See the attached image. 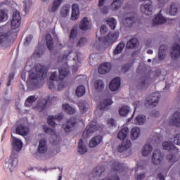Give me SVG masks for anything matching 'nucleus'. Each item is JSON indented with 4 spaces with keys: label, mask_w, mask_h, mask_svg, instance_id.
<instances>
[{
    "label": "nucleus",
    "mask_w": 180,
    "mask_h": 180,
    "mask_svg": "<svg viewBox=\"0 0 180 180\" xmlns=\"http://www.w3.org/2000/svg\"><path fill=\"white\" fill-rule=\"evenodd\" d=\"M47 77V72H46V68L41 65L36 67V72H32L29 75V79L27 80V84L30 86H37L39 79H44Z\"/></svg>",
    "instance_id": "f257e3e1"
},
{
    "label": "nucleus",
    "mask_w": 180,
    "mask_h": 180,
    "mask_svg": "<svg viewBox=\"0 0 180 180\" xmlns=\"http://www.w3.org/2000/svg\"><path fill=\"white\" fill-rule=\"evenodd\" d=\"M119 39V32H110L107 37H98V41L103 43L104 46L108 47L112 43H115Z\"/></svg>",
    "instance_id": "f03ea898"
},
{
    "label": "nucleus",
    "mask_w": 180,
    "mask_h": 180,
    "mask_svg": "<svg viewBox=\"0 0 180 180\" xmlns=\"http://www.w3.org/2000/svg\"><path fill=\"white\" fill-rule=\"evenodd\" d=\"M139 2H144L140 6V11L143 15L150 16L153 14V1L151 0H139Z\"/></svg>",
    "instance_id": "7ed1b4c3"
},
{
    "label": "nucleus",
    "mask_w": 180,
    "mask_h": 180,
    "mask_svg": "<svg viewBox=\"0 0 180 180\" xmlns=\"http://www.w3.org/2000/svg\"><path fill=\"white\" fill-rule=\"evenodd\" d=\"M160 95L158 93H153L148 96L146 98L147 103H146V106L148 108H155L158 105V102H160Z\"/></svg>",
    "instance_id": "20e7f679"
},
{
    "label": "nucleus",
    "mask_w": 180,
    "mask_h": 180,
    "mask_svg": "<svg viewBox=\"0 0 180 180\" xmlns=\"http://www.w3.org/2000/svg\"><path fill=\"white\" fill-rule=\"evenodd\" d=\"M136 22V14L134 13H127L124 15L123 23L126 27H131Z\"/></svg>",
    "instance_id": "39448f33"
},
{
    "label": "nucleus",
    "mask_w": 180,
    "mask_h": 180,
    "mask_svg": "<svg viewBox=\"0 0 180 180\" xmlns=\"http://www.w3.org/2000/svg\"><path fill=\"white\" fill-rule=\"evenodd\" d=\"M21 18L20 13L18 11H15L13 13V18L11 21V27L13 30H15L20 26Z\"/></svg>",
    "instance_id": "423d86ee"
},
{
    "label": "nucleus",
    "mask_w": 180,
    "mask_h": 180,
    "mask_svg": "<svg viewBox=\"0 0 180 180\" xmlns=\"http://www.w3.org/2000/svg\"><path fill=\"white\" fill-rule=\"evenodd\" d=\"M75 124H77V119L72 117L70 120H68L66 123L63 124L62 127L65 130V133H70V131L74 130Z\"/></svg>",
    "instance_id": "0eeeda50"
},
{
    "label": "nucleus",
    "mask_w": 180,
    "mask_h": 180,
    "mask_svg": "<svg viewBox=\"0 0 180 180\" xmlns=\"http://www.w3.org/2000/svg\"><path fill=\"white\" fill-rule=\"evenodd\" d=\"M164 160V156L160 150H155L153 152L152 156V162L154 165H160L162 160Z\"/></svg>",
    "instance_id": "6e6552de"
},
{
    "label": "nucleus",
    "mask_w": 180,
    "mask_h": 180,
    "mask_svg": "<svg viewBox=\"0 0 180 180\" xmlns=\"http://www.w3.org/2000/svg\"><path fill=\"white\" fill-rule=\"evenodd\" d=\"M96 130H98L96 125L90 122L84 130L82 137L88 139V137H90V136L92 135V133H95Z\"/></svg>",
    "instance_id": "1a4fd4ad"
},
{
    "label": "nucleus",
    "mask_w": 180,
    "mask_h": 180,
    "mask_svg": "<svg viewBox=\"0 0 180 180\" xmlns=\"http://www.w3.org/2000/svg\"><path fill=\"white\" fill-rule=\"evenodd\" d=\"M151 83V78L150 76H143L141 77L140 81L137 85L138 89H146Z\"/></svg>",
    "instance_id": "9d476101"
},
{
    "label": "nucleus",
    "mask_w": 180,
    "mask_h": 180,
    "mask_svg": "<svg viewBox=\"0 0 180 180\" xmlns=\"http://www.w3.org/2000/svg\"><path fill=\"white\" fill-rule=\"evenodd\" d=\"M13 139L12 146L14 151L19 153L22 150V147H23V143L19 139L14 137L13 135H11Z\"/></svg>",
    "instance_id": "9b49d317"
},
{
    "label": "nucleus",
    "mask_w": 180,
    "mask_h": 180,
    "mask_svg": "<svg viewBox=\"0 0 180 180\" xmlns=\"http://www.w3.org/2000/svg\"><path fill=\"white\" fill-rule=\"evenodd\" d=\"M169 124L170 126H175L176 127H180V112H175L172 119L169 120Z\"/></svg>",
    "instance_id": "f8f14e48"
},
{
    "label": "nucleus",
    "mask_w": 180,
    "mask_h": 180,
    "mask_svg": "<svg viewBox=\"0 0 180 180\" xmlns=\"http://www.w3.org/2000/svg\"><path fill=\"white\" fill-rule=\"evenodd\" d=\"M121 79L120 77H115L112 79L109 84V88L110 91L115 92V91H117L119 88H120Z\"/></svg>",
    "instance_id": "ddd939ff"
},
{
    "label": "nucleus",
    "mask_w": 180,
    "mask_h": 180,
    "mask_svg": "<svg viewBox=\"0 0 180 180\" xmlns=\"http://www.w3.org/2000/svg\"><path fill=\"white\" fill-rule=\"evenodd\" d=\"M110 70H112V65H110V63L105 62L99 65L98 73L102 75L108 74Z\"/></svg>",
    "instance_id": "4468645a"
},
{
    "label": "nucleus",
    "mask_w": 180,
    "mask_h": 180,
    "mask_svg": "<svg viewBox=\"0 0 180 180\" xmlns=\"http://www.w3.org/2000/svg\"><path fill=\"white\" fill-rule=\"evenodd\" d=\"M79 27L81 30H89L91 29V21L88 20L86 17L83 18L79 25Z\"/></svg>",
    "instance_id": "2eb2a0df"
},
{
    "label": "nucleus",
    "mask_w": 180,
    "mask_h": 180,
    "mask_svg": "<svg viewBox=\"0 0 180 180\" xmlns=\"http://www.w3.org/2000/svg\"><path fill=\"white\" fill-rule=\"evenodd\" d=\"M61 4H63V0H54L53 2L51 3L48 8L49 12H56L57 10L60 8Z\"/></svg>",
    "instance_id": "dca6fc26"
},
{
    "label": "nucleus",
    "mask_w": 180,
    "mask_h": 180,
    "mask_svg": "<svg viewBox=\"0 0 180 180\" xmlns=\"http://www.w3.org/2000/svg\"><path fill=\"white\" fill-rule=\"evenodd\" d=\"M131 146V142L130 140L127 139L126 141H122L117 147V151L119 153H123V151H126L127 148H130Z\"/></svg>",
    "instance_id": "f3484780"
},
{
    "label": "nucleus",
    "mask_w": 180,
    "mask_h": 180,
    "mask_svg": "<svg viewBox=\"0 0 180 180\" xmlns=\"http://www.w3.org/2000/svg\"><path fill=\"white\" fill-rule=\"evenodd\" d=\"M78 18H79V6L77 4H74L72 6L71 19L72 20H77Z\"/></svg>",
    "instance_id": "a211bd4d"
},
{
    "label": "nucleus",
    "mask_w": 180,
    "mask_h": 180,
    "mask_svg": "<svg viewBox=\"0 0 180 180\" xmlns=\"http://www.w3.org/2000/svg\"><path fill=\"white\" fill-rule=\"evenodd\" d=\"M103 139V138L101 135H97V136H94L89 141V147H90L91 148H95V147H96V146H98V144H101Z\"/></svg>",
    "instance_id": "6ab92c4d"
},
{
    "label": "nucleus",
    "mask_w": 180,
    "mask_h": 180,
    "mask_svg": "<svg viewBox=\"0 0 180 180\" xmlns=\"http://www.w3.org/2000/svg\"><path fill=\"white\" fill-rule=\"evenodd\" d=\"M167 50L168 46L167 45H161L159 48L158 58L160 61L165 60V56H167Z\"/></svg>",
    "instance_id": "aec40b11"
},
{
    "label": "nucleus",
    "mask_w": 180,
    "mask_h": 180,
    "mask_svg": "<svg viewBox=\"0 0 180 180\" xmlns=\"http://www.w3.org/2000/svg\"><path fill=\"white\" fill-rule=\"evenodd\" d=\"M167 22V19L161 14H158L153 20V26H157V25H162Z\"/></svg>",
    "instance_id": "412c9836"
},
{
    "label": "nucleus",
    "mask_w": 180,
    "mask_h": 180,
    "mask_svg": "<svg viewBox=\"0 0 180 180\" xmlns=\"http://www.w3.org/2000/svg\"><path fill=\"white\" fill-rule=\"evenodd\" d=\"M162 147L164 150H168L169 153L172 151H178V149L176 147H175V145L171 141H165L162 143Z\"/></svg>",
    "instance_id": "4be33fe9"
},
{
    "label": "nucleus",
    "mask_w": 180,
    "mask_h": 180,
    "mask_svg": "<svg viewBox=\"0 0 180 180\" xmlns=\"http://www.w3.org/2000/svg\"><path fill=\"white\" fill-rule=\"evenodd\" d=\"M38 151L40 154H44L47 153V141L45 139H41L39 141Z\"/></svg>",
    "instance_id": "5701e85b"
},
{
    "label": "nucleus",
    "mask_w": 180,
    "mask_h": 180,
    "mask_svg": "<svg viewBox=\"0 0 180 180\" xmlns=\"http://www.w3.org/2000/svg\"><path fill=\"white\" fill-rule=\"evenodd\" d=\"M171 57L172 58H179L180 56V46L179 44H174L171 49Z\"/></svg>",
    "instance_id": "b1692460"
},
{
    "label": "nucleus",
    "mask_w": 180,
    "mask_h": 180,
    "mask_svg": "<svg viewBox=\"0 0 180 180\" xmlns=\"http://www.w3.org/2000/svg\"><path fill=\"white\" fill-rule=\"evenodd\" d=\"M129 136V128L128 127H123L120 131L118 132L117 139L120 140H126Z\"/></svg>",
    "instance_id": "393cba45"
},
{
    "label": "nucleus",
    "mask_w": 180,
    "mask_h": 180,
    "mask_svg": "<svg viewBox=\"0 0 180 180\" xmlns=\"http://www.w3.org/2000/svg\"><path fill=\"white\" fill-rule=\"evenodd\" d=\"M113 103V101H112V98H107L103 100V102H101L98 105V109L99 110H105L107 106H110Z\"/></svg>",
    "instance_id": "a878e982"
},
{
    "label": "nucleus",
    "mask_w": 180,
    "mask_h": 180,
    "mask_svg": "<svg viewBox=\"0 0 180 180\" xmlns=\"http://www.w3.org/2000/svg\"><path fill=\"white\" fill-rule=\"evenodd\" d=\"M68 74H70V70H68V68H61L59 69V79L60 81H63L64 78H66V77H68Z\"/></svg>",
    "instance_id": "bb28decb"
},
{
    "label": "nucleus",
    "mask_w": 180,
    "mask_h": 180,
    "mask_svg": "<svg viewBox=\"0 0 180 180\" xmlns=\"http://www.w3.org/2000/svg\"><path fill=\"white\" fill-rule=\"evenodd\" d=\"M94 88L96 92H102L103 89L105 88V83L103 82L102 79H97L94 82Z\"/></svg>",
    "instance_id": "cd10ccee"
},
{
    "label": "nucleus",
    "mask_w": 180,
    "mask_h": 180,
    "mask_svg": "<svg viewBox=\"0 0 180 180\" xmlns=\"http://www.w3.org/2000/svg\"><path fill=\"white\" fill-rule=\"evenodd\" d=\"M105 166L103 165H100V166H97L94 170V178H96V176H101V175L102 174L103 172H105Z\"/></svg>",
    "instance_id": "c85d7f7f"
},
{
    "label": "nucleus",
    "mask_w": 180,
    "mask_h": 180,
    "mask_svg": "<svg viewBox=\"0 0 180 180\" xmlns=\"http://www.w3.org/2000/svg\"><path fill=\"white\" fill-rule=\"evenodd\" d=\"M18 161V154L12 152L11 155V158L9 160V163L8 165V168H9L11 172H12V169H13V162Z\"/></svg>",
    "instance_id": "c756f323"
},
{
    "label": "nucleus",
    "mask_w": 180,
    "mask_h": 180,
    "mask_svg": "<svg viewBox=\"0 0 180 180\" xmlns=\"http://www.w3.org/2000/svg\"><path fill=\"white\" fill-rule=\"evenodd\" d=\"M146 120H147V117L145 115H139L134 119V123L138 126H141V124H144V123H146Z\"/></svg>",
    "instance_id": "7c9ffc66"
},
{
    "label": "nucleus",
    "mask_w": 180,
    "mask_h": 180,
    "mask_svg": "<svg viewBox=\"0 0 180 180\" xmlns=\"http://www.w3.org/2000/svg\"><path fill=\"white\" fill-rule=\"evenodd\" d=\"M122 5H123V0H113L110 8L112 11H117L118 9H120Z\"/></svg>",
    "instance_id": "2f4dec72"
},
{
    "label": "nucleus",
    "mask_w": 180,
    "mask_h": 180,
    "mask_svg": "<svg viewBox=\"0 0 180 180\" xmlns=\"http://www.w3.org/2000/svg\"><path fill=\"white\" fill-rule=\"evenodd\" d=\"M46 46L51 51V50H53L54 49V42L53 41V37H51V35L50 34H48L46 35Z\"/></svg>",
    "instance_id": "473e14b6"
},
{
    "label": "nucleus",
    "mask_w": 180,
    "mask_h": 180,
    "mask_svg": "<svg viewBox=\"0 0 180 180\" xmlns=\"http://www.w3.org/2000/svg\"><path fill=\"white\" fill-rule=\"evenodd\" d=\"M178 11H179V4L176 3H172L169 9V15L175 16V15L178 13Z\"/></svg>",
    "instance_id": "72a5a7b5"
},
{
    "label": "nucleus",
    "mask_w": 180,
    "mask_h": 180,
    "mask_svg": "<svg viewBox=\"0 0 180 180\" xmlns=\"http://www.w3.org/2000/svg\"><path fill=\"white\" fill-rule=\"evenodd\" d=\"M151 151H153V146L150 144H146L142 150V155L143 157H148L151 154Z\"/></svg>",
    "instance_id": "f704fd0d"
},
{
    "label": "nucleus",
    "mask_w": 180,
    "mask_h": 180,
    "mask_svg": "<svg viewBox=\"0 0 180 180\" xmlns=\"http://www.w3.org/2000/svg\"><path fill=\"white\" fill-rule=\"evenodd\" d=\"M37 98L38 97H36V96H30L25 102L26 108H30L37 101Z\"/></svg>",
    "instance_id": "c9c22d12"
},
{
    "label": "nucleus",
    "mask_w": 180,
    "mask_h": 180,
    "mask_svg": "<svg viewBox=\"0 0 180 180\" xmlns=\"http://www.w3.org/2000/svg\"><path fill=\"white\" fill-rule=\"evenodd\" d=\"M139 40L137 38H132L127 42V49H136Z\"/></svg>",
    "instance_id": "e433bc0d"
},
{
    "label": "nucleus",
    "mask_w": 180,
    "mask_h": 180,
    "mask_svg": "<svg viewBox=\"0 0 180 180\" xmlns=\"http://www.w3.org/2000/svg\"><path fill=\"white\" fill-rule=\"evenodd\" d=\"M70 5H65L60 8V15L62 18H67L70 15Z\"/></svg>",
    "instance_id": "4c0bfd02"
},
{
    "label": "nucleus",
    "mask_w": 180,
    "mask_h": 180,
    "mask_svg": "<svg viewBox=\"0 0 180 180\" xmlns=\"http://www.w3.org/2000/svg\"><path fill=\"white\" fill-rule=\"evenodd\" d=\"M124 49V43L123 42H120L115 49L113 50V55L114 56H117V54H120L122 51H123Z\"/></svg>",
    "instance_id": "58836bf2"
},
{
    "label": "nucleus",
    "mask_w": 180,
    "mask_h": 180,
    "mask_svg": "<svg viewBox=\"0 0 180 180\" xmlns=\"http://www.w3.org/2000/svg\"><path fill=\"white\" fill-rule=\"evenodd\" d=\"M78 150H79V154H81L82 155H83V154H85V153L88 151V149H86V147L84 146V141L82 140V139H80L79 140Z\"/></svg>",
    "instance_id": "ea45409f"
},
{
    "label": "nucleus",
    "mask_w": 180,
    "mask_h": 180,
    "mask_svg": "<svg viewBox=\"0 0 180 180\" xmlns=\"http://www.w3.org/2000/svg\"><path fill=\"white\" fill-rule=\"evenodd\" d=\"M106 23L112 30H115V29H116V25H117V21L113 18H107Z\"/></svg>",
    "instance_id": "a19ab883"
},
{
    "label": "nucleus",
    "mask_w": 180,
    "mask_h": 180,
    "mask_svg": "<svg viewBox=\"0 0 180 180\" xmlns=\"http://www.w3.org/2000/svg\"><path fill=\"white\" fill-rule=\"evenodd\" d=\"M63 109L68 115H74L75 109L70 105V104H63Z\"/></svg>",
    "instance_id": "79ce46f5"
},
{
    "label": "nucleus",
    "mask_w": 180,
    "mask_h": 180,
    "mask_svg": "<svg viewBox=\"0 0 180 180\" xmlns=\"http://www.w3.org/2000/svg\"><path fill=\"white\" fill-rule=\"evenodd\" d=\"M77 105L82 113H86L89 106L88 103L85 101H79Z\"/></svg>",
    "instance_id": "37998d69"
},
{
    "label": "nucleus",
    "mask_w": 180,
    "mask_h": 180,
    "mask_svg": "<svg viewBox=\"0 0 180 180\" xmlns=\"http://www.w3.org/2000/svg\"><path fill=\"white\" fill-rule=\"evenodd\" d=\"M175 151L169 152L170 154L167 155L166 156V158L167 160H169V162H176L178 160H176V153H174ZM176 153H178V149Z\"/></svg>",
    "instance_id": "c03bdc74"
},
{
    "label": "nucleus",
    "mask_w": 180,
    "mask_h": 180,
    "mask_svg": "<svg viewBox=\"0 0 180 180\" xmlns=\"http://www.w3.org/2000/svg\"><path fill=\"white\" fill-rule=\"evenodd\" d=\"M111 167L113 171H117L118 172L123 171V165L119 162H114Z\"/></svg>",
    "instance_id": "a18cd8bd"
},
{
    "label": "nucleus",
    "mask_w": 180,
    "mask_h": 180,
    "mask_svg": "<svg viewBox=\"0 0 180 180\" xmlns=\"http://www.w3.org/2000/svg\"><path fill=\"white\" fill-rule=\"evenodd\" d=\"M8 11L6 9L0 10V22H6L8 18Z\"/></svg>",
    "instance_id": "49530a36"
},
{
    "label": "nucleus",
    "mask_w": 180,
    "mask_h": 180,
    "mask_svg": "<svg viewBox=\"0 0 180 180\" xmlns=\"http://www.w3.org/2000/svg\"><path fill=\"white\" fill-rule=\"evenodd\" d=\"M78 36V30H77V28L73 27L70 30V34L69 35V40L70 41H74L75 39H77Z\"/></svg>",
    "instance_id": "de8ad7c7"
},
{
    "label": "nucleus",
    "mask_w": 180,
    "mask_h": 180,
    "mask_svg": "<svg viewBox=\"0 0 180 180\" xmlns=\"http://www.w3.org/2000/svg\"><path fill=\"white\" fill-rule=\"evenodd\" d=\"M131 140H136V139H138L140 136V129L137 127H134L131 129Z\"/></svg>",
    "instance_id": "09e8293b"
},
{
    "label": "nucleus",
    "mask_w": 180,
    "mask_h": 180,
    "mask_svg": "<svg viewBox=\"0 0 180 180\" xmlns=\"http://www.w3.org/2000/svg\"><path fill=\"white\" fill-rule=\"evenodd\" d=\"M75 94L77 96L81 97L83 96V95H85V86L80 85L77 86Z\"/></svg>",
    "instance_id": "8fccbe9b"
},
{
    "label": "nucleus",
    "mask_w": 180,
    "mask_h": 180,
    "mask_svg": "<svg viewBox=\"0 0 180 180\" xmlns=\"http://www.w3.org/2000/svg\"><path fill=\"white\" fill-rule=\"evenodd\" d=\"M130 112V108L129 106H124L119 110V114L120 116L126 117L127 115H129Z\"/></svg>",
    "instance_id": "3c124183"
},
{
    "label": "nucleus",
    "mask_w": 180,
    "mask_h": 180,
    "mask_svg": "<svg viewBox=\"0 0 180 180\" xmlns=\"http://www.w3.org/2000/svg\"><path fill=\"white\" fill-rule=\"evenodd\" d=\"M15 131L17 134H20V136H23V134H27V133H26V128L22 125H19L17 127Z\"/></svg>",
    "instance_id": "603ef678"
},
{
    "label": "nucleus",
    "mask_w": 180,
    "mask_h": 180,
    "mask_svg": "<svg viewBox=\"0 0 180 180\" xmlns=\"http://www.w3.org/2000/svg\"><path fill=\"white\" fill-rule=\"evenodd\" d=\"M38 106L42 110H44V109H46V106H47V100L46 98H42V99L39 100Z\"/></svg>",
    "instance_id": "864d4df0"
},
{
    "label": "nucleus",
    "mask_w": 180,
    "mask_h": 180,
    "mask_svg": "<svg viewBox=\"0 0 180 180\" xmlns=\"http://www.w3.org/2000/svg\"><path fill=\"white\" fill-rule=\"evenodd\" d=\"M23 4H24L23 11L26 13V12L29 11V8H30V6L33 5V2H32V1L30 0H24Z\"/></svg>",
    "instance_id": "5fc2aeb1"
},
{
    "label": "nucleus",
    "mask_w": 180,
    "mask_h": 180,
    "mask_svg": "<svg viewBox=\"0 0 180 180\" xmlns=\"http://www.w3.org/2000/svg\"><path fill=\"white\" fill-rule=\"evenodd\" d=\"M43 130L47 134H50L51 136H56V131L53 130L51 128H49L47 126H44Z\"/></svg>",
    "instance_id": "6e6d98bb"
},
{
    "label": "nucleus",
    "mask_w": 180,
    "mask_h": 180,
    "mask_svg": "<svg viewBox=\"0 0 180 180\" xmlns=\"http://www.w3.org/2000/svg\"><path fill=\"white\" fill-rule=\"evenodd\" d=\"M54 120V116H49L47 119V123L49 126H51V127H56V126H57V124H56Z\"/></svg>",
    "instance_id": "4d7b16f0"
},
{
    "label": "nucleus",
    "mask_w": 180,
    "mask_h": 180,
    "mask_svg": "<svg viewBox=\"0 0 180 180\" xmlns=\"http://www.w3.org/2000/svg\"><path fill=\"white\" fill-rule=\"evenodd\" d=\"M44 53V51H43V49H40L39 47H37L34 52V56H36L37 57H41Z\"/></svg>",
    "instance_id": "13d9d810"
},
{
    "label": "nucleus",
    "mask_w": 180,
    "mask_h": 180,
    "mask_svg": "<svg viewBox=\"0 0 180 180\" xmlns=\"http://www.w3.org/2000/svg\"><path fill=\"white\" fill-rule=\"evenodd\" d=\"M87 41L88 40H86V38H81L77 44V47H84Z\"/></svg>",
    "instance_id": "bf43d9fd"
},
{
    "label": "nucleus",
    "mask_w": 180,
    "mask_h": 180,
    "mask_svg": "<svg viewBox=\"0 0 180 180\" xmlns=\"http://www.w3.org/2000/svg\"><path fill=\"white\" fill-rule=\"evenodd\" d=\"M131 65H133V63L132 64L127 63L124 65L123 67L122 68V71L123 72H127L129 70H130V68L131 67Z\"/></svg>",
    "instance_id": "052dcab7"
},
{
    "label": "nucleus",
    "mask_w": 180,
    "mask_h": 180,
    "mask_svg": "<svg viewBox=\"0 0 180 180\" xmlns=\"http://www.w3.org/2000/svg\"><path fill=\"white\" fill-rule=\"evenodd\" d=\"M174 143L176 146H180V134H176L174 138Z\"/></svg>",
    "instance_id": "680f3d73"
},
{
    "label": "nucleus",
    "mask_w": 180,
    "mask_h": 180,
    "mask_svg": "<svg viewBox=\"0 0 180 180\" xmlns=\"http://www.w3.org/2000/svg\"><path fill=\"white\" fill-rule=\"evenodd\" d=\"M100 32L101 34H106V33H108V27H106L105 25H101Z\"/></svg>",
    "instance_id": "e2e57ef3"
},
{
    "label": "nucleus",
    "mask_w": 180,
    "mask_h": 180,
    "mask_svg": "<svg viewBox=\"0 0 180 180\" xmlns=\"http://www.w3.org/2000/svg\"><path fill=\"white\" fill-rule=\"evenodd\" d=\"M48 86H49V89H51V91H56V85L54 84V82L49 81Z\"/></svg>",
    "instance_id": "0e129e2a"
},
{
    "label": "nucleus",
    "mask_w": 180,
    "mask_h": 180,
    "mask_svg": "<svg viewBox=\"0 0 180 180\" xmlns=\"http://www.w3.org/2000/svg\"><path fill=\"white\" fill-rule=\"evenodd\" d=\"M135 178H136V180L144 179V178H146V174H136L135 176Z\"/></svg>",
    "instance_id": "69168bd1"
},
{
    "label": "nucleus",
    "mask_w": 180,
    "mask_h": 180,
    "mask_svg": "<svg viewBox=\"0 0 180 180\" xmlns=\"http://www.w3.org/2000/svg\"><path fill=\"white\" fill-rule=\"evenodd\" d=\"M32 39H33V36L32 35H28L25 38V44H29V43H30V41H32Z\"/></svg>",
    "instance_id": "338daca9"
},
{
    "label": "nucleus",
    "mask_w": 180,
    "mask_h": 180,
    "mask_svg": "<svg viewBox=\"0 0 180 180\" xmlns=\"http://www.w3.org/2000/svg\"><path fill=\"white\" fill-rule=\"evenodd\" d=\"M106 180H120V179L119 178V176L117 174H114Z\"/></svg>",
    "instance_id": "774afa93"
}]
</instances>
